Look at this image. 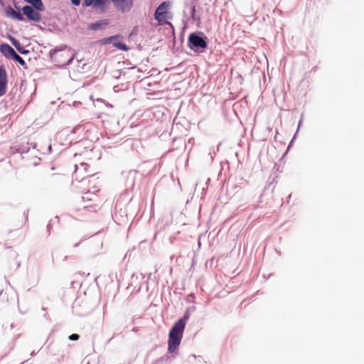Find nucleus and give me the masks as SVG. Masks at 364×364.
<instances>
[{
  "instance_id": "9d476101",
  "label": "nucleus",
  "mask_w": 364,
  "mask_h": 364,
  "mask_svg": "<svg viewBox=\"0 0 364 364\" xmlns=\"http://www.w3.org/2000/svg\"><path fill=\"white\" fill-rule=\"evenodd\" d=\"M0 52L6 58L11 59L16 53L14 49L7 43H1L0 45Z\"/></svg>"
},
{
  "instance_id": "393cba45",
  "label": "nucleus",
  "mask_w": 364,
  "mask_h": 364,
  "mask_svg": "<svg viewBox=\"0 0 364 364\" xmlns=\"http://www.w3.org/2000/svg\"><path fill=\"white\" fill-rule=\"evenodd\" d=\"M302 122H303V117H301L299 122V124H298V127H297V130H296V132H298L299 129H300L301 124H302Z\"/></svg>"
},
{
  "instance_id": "20e7f679",
  "label": "nucleus",
  "mask_w": 364,
  "mask_h": 364,
  "mask_svg": "<svg viewBox=\"0 0 364 364\" xmlns=\"http://www.w3.org/2000/svg\"><path fill=\"white\" fill-rule=\"evenodd\" d=\"M170 3L168 1L162 2L156 9L154 13L155 19L161 23L166 22L168 17V9H169Z\"/></svg>"
},
{
  "instance_id": "4be33fe9",
  "label": "nucleus",
  "mask_w": 364,
  "mask_h": 364,
  "mask_svg": "<svg viewBox=\"0 0 364 364\" xmlns=\"http://www.w3.org/2000/svg\"><path fill=\"white\" fill-rule=\"evenodd\" d=\"M95 1L96 0H84V5L85 6H90L92 4L95 6Z\"/></svg>"
},
{
  "instance_id": "a878e982",
  "label": "nucleus",
  "mask_w": 364,
  "mask_h": 364,
  "mask_svg": "<svg viewBox=\"0 0 364 364\" xmlns=\"http://www.w3.org/2000/svg\"><path fill=\"white\" fill-rule=\"evenodd\" d=\"M29 144H30V145H29L30 149H31V148H32V149H35V148L36 147V143H34V142H29Z\"/></svg>"
},
{
  "instance_id": "39448f33",
  "label": "nucleus",
  "mask_w": 364,
  "mask_h": 364,
  "mask_svg": "<svg viewBox=\"0 0 364 364\" xmlns=\"http://www.w3.org/2000/svg\"><path fill=\"white\" fill-rule=\"evenodd\" d=\"M23 14L30 20L33 22H40L41 21V17L40 14V11H43L44 10H37L34 7H31V6H24L22 8Z\"/></svg>"
},
{
  "instance_id": "a211bd4d",
  "label": "nucleus",
  "mask_w": 364,
  "mask_h": 364,
  "mask_svg": "<svg viewBox=\"0 0 364 364\" xmlns=\"http://www.w3.org/2000/svg\"><path fill=\"white\" fill-rule=\"evenodd\" d=\"M11 59H13L16 62L18 63L24 69H28V65L26 63L25 60L16 53L13 55V57Z\"/></svg>"
},
{
  "instance_id": "0eeeda50",
  "label": "nucleus",
  "mask_w": 364,
  "mask_h": 364,
  "mask_svg": "<svg viewBox=\"0 0 364 364\" xmlns=\"http://www.w3.org/2000/svg\"><path fill=\"white\" fill-rule=\"evenodd\" d=\"M114 7L122 13L130 11L133 6V0H114Z\"/></svg>"
},
{
  "instance_id": "6ab92c4d",
  "label": "nucleus",
  "mask_w": 364,
  "mask_h": 364,
  "mask_svg": "<svg viewBox=\"0 0 364 364\" xmlns=\"http://www.w3.org/2000/svg\"><path fill=\"white\" fill-rule=\"evenodd\" d=\"M89 167V165L86 163H81L79 166L75 165V175H77L78 171L81 172L83 171L87 172V170Z\"/></svg>"
},
{
  "instance_id": "c756f323",
  "label": "nucleus",
  "mask_w": 364,
  "mask_h": 364,
  "mask_svg": "<svg viewBox=\"0 0 364 364\" xmlns=\"http://www.w3.org/2000/svg\"><path fill=\"white\" fill-rule=\"evenodd\" d=\"M210 158H211V160H213V158H214V156L211 155V156H210Z\"/></svg>"
},
{
  "instance_id": "c85d7f7f",
  "label": "nucleus",
  "mask_w": 364,
  "mask_h": 364,
  "mask_svg": "<svg viewBox=\"0 0 364 364\" xmlns=\"http://www.w3.org/2000/svg\"><path fill=\"white\" fill-rule=\"evenodd\" d=\"M78 245H79V243H76V244H75L74 247H78Z\"/></svg>"
},
{
  "instance_id": "cd10ccee",
  "label": "nucleus",
  "mask_w": 364,
  "mask_h": 364,
  "mask_svg": "<svg viewBox=\"0 0 364 364\" xmlns=\"http://www.w3.org/2000/svg\"><path fill=\"white\" fill-rule=\"evenodd\" d=\"M136 173H137V172H136V171H129V174H130V175H132V174H136Z\"/></svg>"
},
{
  "instance_id": "6e6552de",
  "label": "nucleus",
  "mask_w": 364,
  "mask_h": 364,
  "mask_svg": "<svg viewBox=\"0 0 364 364\" xmlns=\"http://www.w3.org/2000/svg\"><path fill=\"white\" fill-rule=\"evenodd\" d=\"M7 73L5 68L0 65V97L4 95L7 90Z\"/></svg>"
},
{
  "instance_id": "412c9836",
  "label": "nucleus",
  "mask_w": 364,
  "mask_h": 364,
  "mask_svg": "<svg viewBox=\"0 0 364 364\" xmlns=\"http://www.w3.org/2000/svg\"><path fill=\"white\" fill-rule=\"evenodd\" d=\"M52 345H53V342H51L50 343H49V344L47 346L46 348H47V350H48V353H50V354H51V355H56V353H55V352L53 351V348H52Z\"/></svg>"
},
{
  "instance_id": "f8f14e48",
  "label": "nucleus",
  "mask_w": 364,
  "mask_h": 364,
  "mask_svg": "<svg viewBox=\"0 0 364 364\" xmlns=\"http://www.w3.org/2000/svg\"><path fill=\"white\" fill-rule=\"evenodd\" d=\"M119 36H112L110 37H108L107 38L105 39L107 43H112L113 46L123 51H127L129 50V47L123 43L122 42H114V40L117 39Z\"/></svg>"
},
{
  "instance_id": "423d86ee",
  "label": "nucleus",
  "mask_w": 364,
  "mask_h": 364,
  "mask_svg": "<svg viewBox=\"0 0 364 364\" xmlns=\"http://www.w3.org/2000/svg\"><path fill=\"white\" fill-rule=\"evenodd\" d=\"M184 16H189V18L192 19L193 22L197 23H200V17L196 14V2L195 0H191L185 5V9L183 11Z\"/></svg>"
},
{
  "instance_id": "7c9ffc66",
  "label": "nucleus",
  "mask_w": 364,
  "mask_h": 364,
  "mask_svg": "<svg viewBox=\"0 0 364 364\" xmlns=\"http://www.w3.org/2000/svg\"><path fill=\"white\" fill-rule=\"evenodd\" d=\"M92 188H95V184L94 183Z\"/></svg>"
},
{
  "instance_id": "bb28decb",
  "label": "nucleus",
  "mask_w": 364,
  "mask_h": 364,
  "mask_svg": "<svg viewBox=\"0 0 364 364\" xmlns=\"http://www.w3.org/2000/svg\"><path fill=\"white\" fill-rule=\"evenodd\" d=\"M50 228H51V225L50 223H48V225H47V229H48V235L50 234Z\"/></svg>"
},
{
  "instance_id": "5701e85b",
  "label": "nucleus",
  "mask_w": 364,
  "mask_h": 364,
  "mask_svg": "<svg viewBox=\"0 0 364 364\" xmlns=\"http://www.w3.org/2000/svg\"><path fill=\"white\" fill-rule=\"evenodd\" d=\"M80 338V336L78 334H76V333H73L70 336H69L68 338L69 340L70 341H77Z\"/></svg>"
},
{
  "instance_id": "f257e3e1",
  "label": "nucleus",
  "mask_w": 364,
  "mask_h": 364,
  "mask_svg": "<svg viewBox=\"0 0 364 364\" xmlns=\"http://www.w3.org/2000/svg\"><path fill=\"white\" fill-rule=\"evenodd\" d=\"M189 318L190 314L187 310L183 317L178 319L170 330L168 341V350L169 353H173L178 348L184 328Z\"/></svg>"
},
{
  "instance_id": "4468645a",
  "label": "nucleus",
  "mask_w": 364,
  "mask_h": 364,
  "mask_svg": "<svg viewBox=\"0 0 364 364\" xmlns=\"http://www.w3.org/2000/svg\"><path fill=\"white\" fill-rule=\"evenodd\" d=\"M108 24H109L108 20H101V21H96L93 23H91L90 25H89L88 28L90 30H94V31L101 30V29L104 28Z\"/></svg>"
},
{
  "instance_id": "9b49d317",
  "label": "nucleus",
  "mask_w": 364,
  "mask_h": 364,
  "mask_svg": "<svg viewBox=\"0 0 364 364\" xmlns=\"http://www.w3.org/2000/svg\"><path fill=\"white\" fill-rule=\"evenodd\" d=\"M119 36H112L110 37H108L107 38L105 39L107 43H112L113 46L123 51H127L129 50V47L123 43L122 42H114V40L117 39Z\"/></svg>"
},
{
  "instance_id": "1a4fd4ad",
  "label": "nucleus",
  "mask_w": 364,
  "mask_h": 364,
  "mask_svg": "<svg viewBox=\"0 0 364 364\" xmlns=\"http://www.w3.org/2000/svg\"><path fill=\"white\" fill-rule=\"evenodd\" d=\"M30 144L28 141H24L20 143H16L11 147V151L12 154L19 153L26 154L30 150Z\"/></svg>"
},
{
  "instance_id": "f03ea898",
  "label": "nucleus",
  "mask_w": 364,
  "mask_h": 364,
  "mask_svg": "<svg viewBox=\"0 0 364 364\" xmlns=\"http://www.w3.org/2000/svg\"><path fill=\"white\" fill-rule=\"evenodd\" d=\"M49 56L53 62L56 63L60 68H65L70 65L75 58L71 49L65 45H61L60 48H55L49 51Z\"/></svg>"
},
{
  "instance_id": "aec40b11",
  "label": "nucleus",
  "mask_w": 364,
  "mask_h": 364,
  "mask_svg": "<svg viewBox=\"0 0 364 364\" xmlns=\"http://www.w3.org/2000/svg\"><path fill=\"white\" fill-rule=\"evenodd\" d=\"M95 180V175L92 174L82 177V178L80 180V182L84 186L87 183H90V182H94Z\"/></svg>"
},
{
  "instance_id": "f3484780",
  "label": "nucleus",
  "mask_w": 364,
  "mask_h": 364,
  "mask_svg": "<svg viewBox=\"0 0 364 364\" xmlns=\"http://www.w3.org/2000/svg\"><path fill=\"white\" fill-rule=\"evenodd\" d=\"M31 4V7H34L37 10H45V6L41 0H24Z\"/></svg>"
},
{
  "instance_id": "2eb2a0df",
  "label": "nucleus",
  "mask_w": 364,
  "mask_h": 364,
  "mask_svg": "<svg viewBox=\"0 0 364 364\" xmlns=\"http://www.w3.org/2000/svg\"><path fill=\"white\" fill-rule=\"evenodd\" d=\"M10 41L11 42V43L13 44V46L17 49V50L21 53V54H23V55H27L30 53V51L27 49H25L21 44V43L17 40L14 37H11L10 38Z\"/></svg>"
},
{
  "instance_id": "dca6fc26",
  "label": "nucleus",
  "mask_w": 364,
  "mask_h": 364,
  "mask_svg": "<svg viewBox=\"0 0 364 364\" xmlns=\"http://www.w3.org/2000/svg\"><path fill=\"white\" fill-rule=\"evenodd\" d=\"M173 360V356L166 354L162 357L154 360L153 364H171Z\"/></svg>"
},
{
  "instance_id": "ddd939ff",
  "label": "nucleus",
  "mask_w": 364,
  "mask_h": 364,
  "mask_svg": "<svg viewBox=\"0 0 364 364\" xmlns=\"http://www.w3.org/2000/svg\"><path fill=\"white\" fill-rule=\"evenodd\" d=\"M5 13L6 16L9 17H11L21 21H24V17L23 16V15L21 13L14 10L11 6H8L7 8H6Z\"/></svg>"
},
{
  "instance_id": "7ed1b4c3",
  "label": "nucleus",
  "mask_w": 364,
  "mask_h": 364,
  "mask_svg": "<svg viewBox=\"0 0 364 364\" xmlns=\"http://www.w3.org/2000/svg\"><path fill=\"white\" fill-rule=\"evenodd\" d=\"M188 47L196 53H203L208 46L207 37L202 32L191 33L188 39Z\"/></svg>"
},
{
  "instance_id": "b1692460",
  "label": "nucleus",
  "mask_w": 364,
  "mask_h": 364,
  "mask_svg": "<svg viewBox=\"0 0 364 364\" xmlns=\"http://www.w3.org/2000/svg\"><path fill=\"white\" fill-rule=\"evenodd\" d=\"M74 6H79L81 0H70Z\"/></svg>"
}]
</instances>
